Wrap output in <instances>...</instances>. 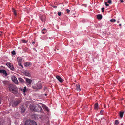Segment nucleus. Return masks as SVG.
<instances>
[{
  "label": "nucleus",
  "mask_w": 125,
  "mask_h": 125,
  "mask_svg": "<svg viewBox=\"0 0 125 125\" xmlns=\"http://www.w3.org/2000/svg\"><path fill=\"white\" fill-rule=\"evenodd\" d=\"M30 108L31 111L42 112V110L41 107L38 104L30 105Z\"/></svg>",
  "instance_id": "1"
},
{
  "label": "nucleus",
  "mask_w": 125,
  "mask_h": 125,
  "mask_svg": "<svg viewBox=\"0 0 125 125\" xmlns=\"http://www.w3.org/2000/svg\"><path fill=\"white\" fill-rule=\"evenodd\" d=\"M9 90L12 93L16 94L18 92L17 88L15 85L12 84H10L9 86Z\"/></svg>",
  "instance_id": "2"
},
{
  "label": "nucleus",
  "mask_w": 125,
  "mask_h": 125,
  "mask_svg": "<svg viewBox=\"0 0 125 125\" xmlns=\"http://www.w3.org/2000/svg\"><path fill=\"white\" fill-rule=\"evenodd\" d=\"M32 88L34 89H39L42 88L41 84L38 82L36 84H34L32 87Z\"/></svg>",
  "instance_id": "3"
},
{
  "label": "nucleus",
  "mask_w": 125,
  "mask_h": 125,
  "mask_svg": "<svg viewBox=\"0 0 125 125\" xmlns=\"http://www.w3.org/2000/svg\"><path fill=\"white\" fill-rule=\"evenodd\" d=\"M25 124V125H37L35 121L30 120H27Z\"/></svg>",
  "instance_id": "4"
},
{
  "label": "nucleus",
  "mask_w": 125,
  "mask_h": 125,
  "mask_svg": "<svg viewBox=\"0 0 125 125\" xmlns=\"http://www.w3.org/2000/svg\"><path fill=\"white\" fill-rule=\"evenodd\" d=\"M21 102V101L19 100H18L16 101H11L10 103V104L9 106H10L11 105L12 106L14 107L17 105Z\"/></svg>",
  "instance_id": "5"
},
{
  "label": "nucleus",
  "mask_w": 125,
  "mask_h": 125,
  "mask_svg": "<svg viewBox=\"0 0 125 125\" xmlns=\"http://www.w3.org/2000/svg\"><path fill=\"white\" fill-rule=\"evenodd\" d=\"M17 61L18 62V64L19 66H21L23 68V66L21 64L22 62V59L21 57H18L17 59Z\"/></svg>",
  "instance_id": "6"
},
{
  "label": "nucleus",
  "mask_w": 125,
  "mask_h": 125,
  "mask_svg": "<svg viewBox=\"0 0 125 125\" xmlns=\"http://www.w3.org/2000/svg\"><path fill=\"white\" fill-rule=\"evenodd\" d=\"M6 65L12 70H14V68L12 65L10 63L7 62L6 63Z\"/></svg>",
  "instance_id": "7"
},
{
  "label": "nucleus",
  "mask_w": 125,
  "mask_h": 125,
  "mask_svg": "<svg viewBox=\"0 0 125 125\" xmlns=\"http://www.w3.org/2000/svg\"><path fill=\"white\" fill-rule=\"evenodd\" d=\"M12 81L14 82L16 84H18V81L17 80V78L14 76H13L11 77Z\"/></svg>",
  "instance_id": "8"
},
{
  "label": "nucleus",
  "mask_w": 125,
  "mask_h": 125,
  "mask_svg": "<svg viewBox=\"0 0 125 125\" xmlns=\"http://www.w3.org/2000/svg\"><path fill=\"white\" fill-rule=\"evenodd\" d=\"M20 90L22 91L23 92V94L24 95H26L25 92L27 91L26 87L25 86L24 88H20Z\"/></svg>",
  "instance_id": "9"
},
{
  "label": "nucleus",
  "mask_w": 125,
  "mask_h": 125,
  "mask_svg": "<svg viewBox=\"0 0 125 125\" xmlns=\"http://www.w3.org/2000/svg\"><path fill=\"white\" fill-rule=\"evenodd\" d=\"M26 81L29 85H30L32 82V80L31 79L26 78Z\"/></svg>",
  "instance_id": "10"
},
{
  "label": "nucleus",
  "mask_w": 125,
  "mask_h": 125,
  "mask_svg": "<svg viewBox=\"0 0 125 125\" xmlns=\"http://www.w3.org/2000/svg\"><path fill=\"white\" fill-rule=\"evenodd\" d=\"M0 72L3 74V75L5 76H7V74L6 71L4 70H0Z\"/></svg>",
  "instance_id": "11"
},
{
  "label": "nucleus",
  "mask_w": 125,
  "mask_h": 125,
  "mask_svg": "<svg viewBox=\"0 0 125 125\" xmlns=\"http://www.w3.org/2000/svg\"><path fill=\"white\" fill-rule=\"evenodd\" d=\"M56 77L58 80L61 83L62 82L64 81L63 79L61 78L59 76H56Z\"/></svg>",
  "instance_id": "12"
},
{
  "label": "nucleus",
  "mask_w": 125,
  "mask_h": 125,
  "mask_svg": "<svg viewBox=\"0 0 125 125\" xmlns=\"http://www.w3.org/2000/svg\"><path fill=\"white\" fill-rule=\"evenodd\" d=\"M80 85L79 84H76V89L77 90L79 91H81V89L80 88Z\"/></svg>",
  "instance_id": "13"
},
{
  "label": "nucleus",
  "mask_w": 125,
  "mask_h": 125,
  "mask_svg": "<svg viewBox=\"0 0 125 125\" xmlns=\"http://www.w3.org/2000/svg\"><path fill=\"white\" fill-rule=\"evenodd\" d=\"M43 107L44 109L47 112H48L49 111V109H48V108L45 105H43Z\"/></svg>",
  "instance_id": "14"
},
{
  "label": "nucleus",
  "mask_w": 125,
  "mask_h": 125,
  "mask_svg": "<svg viewBox=\"0 0 125 125\" xmlns=\"http://www.w3.org/2000/svg\"><path fill=\"white\" fill-rule=\"evenodd\" d=\"M21 113H23L25 111V109L23 106H22L21 107Z\"/></svg>",
  "instance_id": "15"
},
{
  "label": "nucleus",
  "mask_w": 125,
  "mask_h": 125,
  "mask_svg": "<svg viewBox=\"0 0 125 125\" xmlns=\"http://www.w3.org/2000/svg\"><path fill=\"white\" fill-rule=\"evenodd\" d=\"M41 19L42 21H45V17L44 15L42 16L41 17Z\"/></svg>",
  "instance_id": "16"
},
{
  "label": "nucleus",
  "mask_w": 125,
  "mask_h": 125,
  "mask_svg": "<svg viewBox=\"0 0 125 125\" xmlns=\"http://www.w3.org/2000/svg\"><path fill=\"white\" fill-rule=\"evenodd\" d=\"M31 64L30 62H27L25 63V66L26 67H28Z\"/></svg>",
  "instance_id": "17"
},
{
  "label": "nucleus",
  "mask_w": 125,
  "mask_h": 125,
  "mask_svg": "<svg viewBox=\"0 0 125 125\" xmlns=\"http://www.w3.org/2000/svg\"><path fill=\"white\" fill-rule=\"evenodd\" d=\"M25 74L26 76H30V73L28 71H25Z\"/></svg>",
  "instance_id": "18"
},
{
  "label": "nucleus",
  "mask_w": 125,
  "mask_h": 125,
  "mask_svg": "<svg viewBox=\"0 0 125 125\" xmlns=\"http://www.w3.org/2000/svg\"><path fill=\"white\" fill-rule=\"evenodd\" d=\"M47 31L46 29H44L42 30L41 32L42 33L44 34L46 33Z\"/></svg>",
  "instance_id": "19"
},
{
  "label": "nucleus",
  "mask_w": 125,
  "mask_h": 125,
  "mask_svg": "<svg viewBox=\"0 0 125 125\" xmlns=\"http://www.w3.org/2000/svg\"><path fill=\"white\" fill-rule=\"evenodd\" d=\"M124 113V112H120L119 115L121 118H122Z\"/></svg>",
  "instance_id": "20"
},
{
  "label": "nucleus",
  "mask_w": 125,
  "mask_h": 125,
  "mask_svg": "<svg viewBox=\"0 0 125 125\" xmlns=\"http://www.w3.org/2000/svg\"><path fill=\"white\" fill-rule=\"evenodd\" d=\"M97 18L98 19H101L102 18V16L100 14L98 15H97Z\"/></svg>",
  "instance_id": "21"
},
{
  "label": "nucleus",
  "mask_w": 125,
  "mask_h": 125,
  "mask_svg": "<svg viewBox=\"0 0 125 125\" xmlns=\"http://www.w3.org/2000/svg\"><path fill=\"white\" fill-rule=\"evenodd\" d=\"M98 107V104L97 103H96L94 105V108L95 109H97Z\"/></svg>",
  "instance_id": "22"
},
{
  "label": "nucleus",
  "mask_w": 125,
  "mask_h": 125,
  "mask_svg": "<svg viewBox=\"0 0 125 125\" xmlns=\"http://www.w3.org/2000/svg\"><path fill=\"white\" fill-rule=\"evenodd\" d=\"M3 83L5 85H7L8 83V81H3Z\"/></svg>",
  "instance_id": "23"
},
{
  "label": "nucleus",
  "mask_w": 125,
  "mask_h": 125,
  "mask_svg": "<svg viewBox=\"0 0 125 125\" xmlns=\"http://www.w3.org/2000/svg\"><path fill=\"white\" fill-rule=\"evenodd\" d=\"M19 81L21 83H23L24 82V80L21 78H20L19 79Z\"/></svg>",
  "instance_id": "24"
},
{
  "label": "nucleus",
  "mask_w": 125,
  "mask_h": 125,
  "mask_svg": "<svg viewBox=\"0 0 125 125\" xmlns=\"http://www.w3.org/2000/svg\"><path fill=\"white\" fill-rule=\"evenodd\" d=\"M12 11L14 13V15L15 16H16V10L14 8L12 9Z\"/></svg>",
  "instance_id": "25"
},
{
  "label": "nucleus",
  "mask_w": 125,
  "mask_h": 125,
  "mask_svg": "<svg viewBox=\"0 0 125 125\" xmlns=\"http://www.w3.org/2000/svg\"><path fill=\"white\" fill-rule=\"evenodd\" d=\"M107 3H109V0L107 2H106L105 3V4L106 5V7H107V6H109V5Z\"/></svg>",
  "instance_id": "26"
},
{
  "label": "nucleus",
  "mask_w": 125,
  "mask_h": 125,
  "mask_svg": "<svg viewBox=\"0 0 125 125\" xmlns=\"http://www.w3.org/2000/svg\"><path fill=\"white\" fill-rule=\"evenodd\" d=\"M110 21L112 22H115L116 21V20L115 19H112L110 20Z\"/></svg>",
  "instance_id": "27"
},
{
  "label": "nucleus",
  "mask_w": 125,
  "mask_h": 125,
  "mask_svg": "<svg viewBox=\"0 0 125 125\" xmlns=\"http://www.w3.org/2000/svg\"><path fill=\"white\" fill-rule=\"evenodd\" d=\"M21 41L24 43H26L27 42V40H22Z\"/></svg>",
  "instance_id": "28"
},
{
  "label": "nucleus",
  "mask_w": 125,
  "mask_h": 125,
  "mask_svg": "<svg viewBox=\"0 0 125 125\" xmlns=\"http://www.w3.org/2000/svg\"><path fill=\"white\" fill-rule=\"evenodd\" d=\"M115 123L116 125L118 124L119 123L118 121V120H115Z\"/></svg>",
  "instance_id": "29"
},
{
  "label": "nucleus",
  "mask_w": 125,
  "mask_h": 125,
  "mask_svg": "<svg viewBox=\"0 0 125 125\" xmlns=\"http://www.w3.org/2000/svg\"><path fill=\"white\" fill-rule=\"evenodd\" d=\"M11 53L12 54L14 55H15L16 54L15 51L14 50H13L11 52Z\"/></svg>",
  "instance_id": "30"
},
{
  "label": "nucleus",
  "mask_w": 125,
  "mask_h": 125,
  "mask_svg": "<svg viewBox=\"0 0 125 125\" xmlns=\"http://www.w3.org/2000/svg\"><path fill=\"white\" fill-rule=\"evenodd\" d=\"M61 12H58V15L59 16H60L61 15Z\"/></svg>",
  "instance_id": "31"
},
{
  "label": "nucleus",
  "mask_w": 125,
  "mask_h": 125,
  "mask_svg": "<svg viewBox=\"0 0 125 125\" xmlns=\"http://www.w3.org/2000/svg\"><path fill=\"white\" fill-rule=\"evenodd\" d=\"M103 111L101 110L100 112V113L101 115H102L103 114Z\"/></svg>",
  "instance_id": "32"
},
{
  "label": "nucleus",
  "mask_w": 125,
  "mask_h": 125,
  "mask_svg": "<svg viewBox=\"0 0 125 125\" xmlns=\"http://www.w3.org/2000/svg\"><path fill=\"white\" fill-rule=\"evenodd\" d=\"M66 11L68 13L70 12V10L69 9H67L66 10Z\"/></svg>",
  "instance_id": "33"
},
{
  "label": "nucleus",
  "mask_w": 125,
  "mask_h": 125,
  "mask_svg": "<svg viewBox=\"0 0 125 125\" xmlns=\"http://www.w3.org/2000/svg\"><path fill=\"white\" fill-rule=\"evenodd\" d=\"M104 8H102V11L103 12H104Z\"/></svg>",
  "instance_id": "34"
},
{
  "label": "nucleus",
  "mask_w": 125,
  "mask_h": 125,
  "mask_svg": "<svg viewBox=\"0 0 125 125\" xmlns=\"http://www.w3.org/2000/svg\"><path fill=\"white\" fill-rule=\"evenodd\" d=\"M2 33L1 31H0V37L1 36Z\"/></svg>",
  "instance_id": "35"
},
{
  "label": "nucleus",
  "mask_w": 125,
  "mask_h": 125,
  "mask_svg": "<svg viewBox=\"0 0 125 125\" xmlns=\"http://www.w3.org/2000/svg\"><path fill=\"white\" fill-rule=\"evenodd\" d=\"M120 1L121 2H123V0H120Z\"/></svg>",
  "instance_id": "36"
},
{
  "label": "nucleus",
  "mask_w": 125,
  "mask_h": 125,
  "mask_svg": "<svg viewBox=\"0 0 125 125\" xmlns=\"http://www.w3.org/2000/svg\"><path fill=\"white\" fill-rule=\"evenodd\" d=\"M111 3V0H110V4Z\"/></svg>",
  "instance_id": "37"
},
{
  "label": "nucleus",
  "mask_w": 125,
  "mask_h": 125,
  "mask_svg": "<svg viewBox=\"0 0 125 125\" xmlns=\"http://www.w3.org/2000/svg\"><path fill=\"white\" fill-rule=\"evenodd\" d=\"M35 43V42H32V43L33 44H34V43Z\"/></svg>",
  "instance_id": "38"
},
{
  "label": "nucleus",
  "mask_w": 125,
  "mask_h": 125,
  "mask_svg": "<svg viewBox=\"0 0 125 125\" xmlns=\"http://www.w3.org/2000/svg\"><path fill=\"white\" fill-rule=\"evenodd\" d=\"M117 23H119V21H117Z\"/></svg>",
  "instance_id": "39"
},
{
  "label": "nucleus",
  "mask_w": 125,
  "mask_h": 125,
  "mask_svg": "<svg viewBox=\"0 0 125 125\" xmlns=\"http://www.w3.org/2000/svg\"><path fill=\"white\" fill-rule=\"evenodd\" d=\"M1 99H0V104H1Z\"/></svg>",
  "instance_id": "40"
},
{
  "label": "nucleus",
  "mask_w": 125,
  "mask_h": 125,
  "mask_svg": "<svg viewBox=\"0 0 125 125\" xmlns=\"http://www.w3.org/2000/svg\"><path fill=\"white\" fill-rule=\"evenodd\" d=\"M119 25L120 26H121V24H120Z\"/></svg>",
  "instance_id": "41"
},
{
  "label": "nucleus",
  "mask_w": 125,
  "mask_h": 125,
  "mask_svg": "<svg viewBox=\"0 0 125 125\" xmlns=\"http://www.w3.org/2000/svg\"><path fill=\"white\" fill-rule=\"evenodd\" d=\"M52 38V37H49V38L50 39H51Z\"/></svg>",
  "instance_id": "42"
},
{
  "label": "nucleus",
  "mask_w": 125,
  "mask_h": 125,
  "mask_svg": "<svg viewBox=\"0 0 125 125\" xmlns=\"http://www.w3.org/2000/svg\"><path fill=\"white\" fill-rule=\"evenodd\" d=\"M45 96H46V95H47V94H45Z\"/></svg>",
  "instance_id": "43"
},
{
  "label": "nucleus",
  "mask_w": 125,
  "mask_h": 125,
  "mask_svg": "<svg viewBox=\"0 0 125 125\" xmlns=\"http://www.w3.org/2000/svg\"><path fill=\"white\" fill-rule=\"evenodd\" d=\"M104 107L105 108V107H106V106H105V105H104Z\"/></svg>",
  "instance_id": "44"
},
{
  "label": "nucleus",
  "mask_w": 125,
  "mask_h": 125,
  "mask_svg": "<svg viewBox=\"0 0 125 125\" xmlns=\"http://www.w3.org/2000/svg\"><path fill=\"white\" fill-rule=\"evenodd\" d=\"M54 8H55V7H55V6H54Z\"/></svg>",
  "instance_id": "45"
}]
</instances>
